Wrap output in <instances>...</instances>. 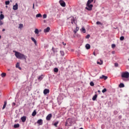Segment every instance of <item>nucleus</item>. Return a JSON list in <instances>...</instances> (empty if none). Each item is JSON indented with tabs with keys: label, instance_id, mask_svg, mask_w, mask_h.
Instances as JSON below:
<instances>
[{
	"label": "nucleus",
	"instance_id": "423d86ee",
	"mask_svg": "<svg viewBox=\"0 0 129 129\" xmlns=\"http://www.w3.org/2000/svg\"><path fill=\"white\" fill-rule=\"evenodd\" d=\"M51 118H52V114H49L46 117V120H51Z\"/></svg>",
	"mask_w": 129,
	"mask_h": 129
},
{
	"label": "nucleus",
	"instance_id": "6e6552de",
	"mask_svg": "<svg viewBox=\"0 0 129 129\" xmlns=\"http://www.w3.org/2000/svg\"><path fill=\"white\" fill-rule=\"evenodd\" d=\"M21 119L22 121V122H25L26 120H27V117L26 116H23L21 117Z\"/></svg>",
	"mask_w": 129,
	"mask_h": 129
},
{
	"label": "nucleus",
	"instance_id": "a878e982",
	"mask_svg": "<svg viewBox=\"0 0 129 129\" xmlns=\"http://www.w3.org/2000/svg\"><path fill=\"white\" fill-rule=\"evenodd\" d=\"M58 123H59V121H57L54 122V123L53 124V125H54V126H55V127H57V126H58V125H57Z\"/></svg>",
	"mask_w": 129,
	"mask_h": 129
},
{
	"label": "nucleus",
	"instance_id": "9b49d317",
	"mask_svg": "<svg viewBox=\"0 0 129 129\" xmlns=\"http://www.w3.org/2000/svg\"><path fill=\"white\" fill-rule=\"evenodd\" d=\"M70 122V123H71V122L70 121V118L67 119L66 122H65V126H68V123Z\"/></svg>",
	"mask_w": 129,
	"mask_h": 129
},
{
	"label": "nucleus",
	"instance_id": "9d476101",
	"mask_svg": "<svg viewBox=\"0 0 129 129\" xmlns=\"http://www.w3.org/2000/svg\"><path fill=\"white\" fill-rule=\"evenodd\" d=\"M97 63L98 65H102V64H103V61H102L101 59H99L97 61Z\"/></svg>",
	"mask_w": 129,
	"mask_h": 129
},
{
	"label": "nucleus",
	"instance_id": "c9c22d12",
	"mask_svg": "<svg viewBox=\"0 0 129 129\" xmlns=\"http://www.w3.org/2000/svg\"><path fill=\"white\" fill-rule=\"evenodd\" d=\"M23 25L22 24H19V29H22V28H23Z\"/></svg>",
	"mask_w": 129,
	"mask_h": 129
},
{
	"label": "nucleus",
	"instance_id": "7c9ffc66",
	"mask_svg": "<svg viewBox=\"0 0 129 129\" xmlns=\"http://www.w3.org/2000/svg\"><path fill=\"white\" fill-rule=\"evenodd\" d=\"M34 32L38 35V34H39V30L38 29H35Z\"/></svg>",
	"mask_w": 129,
	"mask_h": 129
},
{
	"label": "nucleus",
	"instance_id": "a19ab883",
	"mask_svg": "<svg viewBox=\"0 0 129 129\" xmlns=\"http://www.w3.org/2000/svg\"><path fill=\"white\" fill-rule=\"evenodd\" d=\"M3 25H4V22H3V21L0 19V26H3Z\"/></svg>",
	"mask_w": 129,
	"mask_h": 129
},
{
	"label": "nucleus",
	"instance_id": "aec40b11",
	"mask_svg": "<svg viewBox=\"0 0 129 129\" xmlns=\"http://www.w3.org/2000/svg\"><path fill=\"white\" fill-rule=\"evenodd\" d=\"M14 127L15 128H18V127H20V124H14Z\"/></svg>",
	"mask_w": 129,
	"mask_h": 129
},
{
	"label": "nucleus",
	"instance_id": "ea45409f",
	"mask_svg": "<svg viewBox=\"0 0 129 129\" xmlns=\"http://www.w3.org/2000/svg\"><path fill=\"white\" fill-rule=\"evenodd\" d=\"M46 18H47V15L44 14V15H43V19H46Z\"/></svg>",
	"mask_w": 129,
	"mask_h": 129
},
{
	"label": "nucleus",
	"instance_id": "dca6fc26",
	"mask_svg": "<svg viewBox=\"0 0 129 129\" xmlns=\"http://www.w3.org/2000/svg\"><path fill=\"white\" fill-rule=\"evenodd\" d=\"M7 103H8V102H7V101H5L4 102V104L3 105L2 109H5L6 108V106H7Z\"/></svg>",
	"mask_w": 129,
	"mask_h": 129
},
{
	"label": "nucleus",
	"instance_id": "393cba45",
	"mask_svg": "<svg viewBox=\"0 0 129 129\" xmlns=\"http://www.w3.org/2000/svg\"><path fill=\"white\" fill-rule=\"evenodd\" d=\"M96 98H97V95H95L92 98V100H96Z\"/></svg>",
	"mask_w": 129,
	"mask_h": 129
},
{
	"label": "nucleus",
	"instance_id": "4c0bfd02",
	"mask_svg": "<svg viewBox=\"0 0 129 129\" xmlns=\"http://www.w3.org/2000/svg\"><path fill=\"white\" fill-rule=\"evenodd\" d=\"M89 38H90V35L89 34H88L86 36V39H89Z\"/></svg>",
	"mask_w": 129,
	"mask_h": 129
},
{
	"label": "nucleus",
	"instance_id": "39448f33",
	"mask_svg": "<svg viewBox=\"0 0 129 129\" xmlns=\"http://www.w3.org/2000/svg\"><path fill=\"white\" fill-rule=\"evenodd\" d=\"M19 9V5H18V3H16L15 5L13 6V9L14 11H17Z\"/></svg>",
	"mask_w": 129,
	"mask_h": 129
},
{
	"label": "nucleus",
	"instance_id": "0eeeda50",
	"mask_svg": "<svg viewBox=\"0 0 129 129\" xmlns=\"http://www.w3.org/2000/svg\"><path fill=\"white\" fill-rule=\"evenodd\" d=\"M49 92H50V90H49L48 89H45L43 91V93H44V95L48 94V93H49Z\"/></svg>",
	"mask_w": 129,
	"mask_h": 129
},
{
	"label": "nucleus",
	"instance_id": "f8f14e48",
	"mask_svg": "<svg viewBox=\"0 0 129 129\" xmlns=\"http://www.w3.org/2000/svg\"><path fill=\"white\" fill-rule=\"evenodd\" d=\"M50 31V27H48L47 28L44 29V33H48Z\"/></svg>",
	"mask_w": 129,
	"mask_h": 129
},
{
	"label": "nucleus",
	"instance_id": "79ce46f5",
	"mask_svg": "<svg viewBox=\"0 0 129 129\" xmlns=\"http://www.w3.org/2000/svg\"><path fill=\"white\" fill-rule=\"evenodd\" d=\"M111 48H115V44H112L111 45Z\"/></svg>",
	"mask_w": 129,
	"mask_h": 129
},
{
	"label": "nucleus",
	"instance_id": "c756f323",
	"mask_svg": "<svg viewBox=\"0 0 129 129\" xmlns=\"http://www.w3.org/2000/svg\"><path fill=\"white\" fill-rule=\"evenodd\" d=\"M7 76V74L5 73H3L1 74V76L2 77H6V76Z\"/></svg>",
	"mask_w": 129,
	"mask_h": 129
},
{
	"label": "nucleus",
	"instance_id": "603ef678",
	"mask_svg": "<svg viewBox=\"0 0 129 129\" xmlns=\"http://www.w3.org/2000/svg\"><path fill=\"white\" fill-rule=\"evenodd\" d=\"M98 92L99 93H100V90H98Z\"/></svg>",
	"mask_w": 129,
	"mask_h": 129
},
{
	"label": "nucleus",
	"instance_id": "ddd939ff",
	"mask_svg": "<svg viewBox=\"0 0 129 129\" xmlns=\"http://www.w3.org/2000/svg\"><path fill=\"white\" fill-rule=\"evenodd\" d=\"M100 79H104V80H106L107 79V77L102 75L101 77H100Z\"/></svg>",
	"mask_w": 129,
	"mask_h": 129
},
{
	"label": "nucleus",
	"instance_id": "bb28decb",
	"mask_svg": "<svg viewBox=\"0 0 129 129\" xmlns=\"http://www.w3.org/2000/svg\"><path fill=\"white\" fill-rule=\"evenodd\" d=\"M36 18H42V15L41 14H38L36 15Z\"/></svg>",
	"mask_w": 129,
	"mask_h": 129
},
{
	"label": "nucleus",
	"instance_id": "f257e3e1",
	"mask_svg": "<svg viewBox=\"0 0 129 129\" xmlns=\"http://www.w3.org/2000/svg\"><path fill=\"white\" fill-rule=\"evenodd\" d=\"M13 52L14 53H15V55L18 59H20V60H26L27 59V56H26L25 54L16 51V50H14Z\"/></svg>",
	"mask_w": 129,
	"mask_h": 129
},
{
	"label": "nucleus",
	"instance_id": "f03ea898",
	"mask_svg": "<svg viewBox=\"0 0 129 129\" xmlns=\"http://www.w3.org/2000/svg\"><path fill=\"white\" fill-rule=\"evenodd\" d=\"M121 77L122 78H128L129 77V73L126 72H123L121 74Z\"/></svg>",
	"mask_w": 129,
	"mask_h": 129
},
{
	"label": "nucleus",
	"instance_id": "f704fd0d",
	"mask_svg": "<svg viewBox=\"0 0 129 129\" xmlns=\"http://www.w3.org/2000/svg\"><path fill=\"white\" fill-rule=\"evenodd\" d=\"M5 5H6V6L10 5V1H6Z\"/></svg>",
	"mask_w": 129,
	"mask_h": 129
},
{
	"label": "nucleus",
	"instance_id": "c03bdc74",
	"mask_svg": "<svg viewBox=\"0 0 129 129\" xmlns=\"http://www.w3.org/2000/svg\"><path fill=\"white\" fill-rule=\"evenodd\" d=\"M33 10L35 9V4H33Z\"/></svg>",
	"mask_w": 129,
	"mask_h": 129
},
{
	"label": "nucleus",
	"instance_id": "864d4df0",
	"mask_svg": "<svg viewBox=\"0 0 129 129\" xmlns=\"http://www.w3.org/2000/svg\"><path fill=\"white\" fill-rule=\"evenodd\" d=\"M63 45H66V43L64 44V42H62Z\"/></svg>",
	"mask_w": 129,
	"mask_h": 129
},
{
	"label": "nucleus",
	"instance_id": "8fccbe9b",
	"mask_svg": "<svg viewBox=\"0 0 129 129\" xmlns=\"http://www.w3.org/2000/svg\"><path fill=\"white\" fill-rule=\"evenodd\" d=\"M2 97V93L0 92V97Z\"/></svg>",
	"mask_w": 129,
	"mask_h": 129
},
{
	"label": "nucleus",
	"instance_id": "37998d69",
	"mask_svg": "<svg viewBox=\"0 0 129 129\" xmlns=\"http://www.w3.org/2000/svg\"><path fill=\"white\" fill-rule=\"evenodd\" d=\"M114 66H115V67H117L118 66V63H115Z\"/></svg>",
	"mask_w": 129,
	"mask_h": 129
},
{
	"label": "nucleus",
	"instance_id": "b1692460",
	"mask_svg": "<svg viewBox=\"0 0 129 129\" xmlns=\"http://www.w3.org/2000/svg\"><path fill=\"white\" fill-rule=\"evenodd\" d=\"M119 87L120 88H122V87H124V84H122V83H120L119 85Z\"/></svg>",
	"mask_w": 129,
	"mask_h": 129
},
{
	"label": "nucleus",
	"instance_id": "473e14b6",
	"mask_svg": "<svg viewBox=\"0 0 129 129\" xmlns=\"http://www.w3.org/2000/svg\"><path fill=\"white\" fill-rule=\"evenodd\" d=\"M96 24L97 25H101V26H102L103 24L102 23H101V22H99V21H97L96 22Z\"/></svg>",
	"mask_w": 129,
	"mask_h": 129
},
{
	"label": "nucleus",
	"instance_id": "7ed1b4c3",
	"mask_svg": "<svg viewBox=\"0 0 129 129\" xmlns=\"http://www.w3.org/2000/svg\"><path fill=\"white\" fill-rule=\"evenodd\" d=\"M87 7L85 8L86 10L87 11H92V8H93V5L92 4H86Z\"/></svg>",
	"mask_w": 129,
	"mask_h": 129
},
{
	"label": "nucleus",
	"instance_id": "6e6d98bb",
	"mask_svg": "<svg viewBox=\"0 0 129 129\" xmlns=\"http://www.w3.org/2000/svg\"><path fill=\"white\" fill-rule=\"evenodd\" d=\"M2 38V36L0 35V39Z\"/></svg>",
	"mask_w": 129,
	"mask_h": 129
},
{
	"label": "nucleus",
	"instance_id": "3c124183",
	"mask_svg": "<svg viewBox=\"0 0 129 129\" xmlns=\"http://www.w3.org/2000/svg\"><path fill=\"white\" fill-rule=\"evenodd\" d=\"M52 51H54V47L52 48Z\"/></svg>",
	"mask_w": 129,
	"mask_h": 129
},
{
	"label": "nucleus",
	"instance_id": "f3484780",
	"mask_svg": "<svg viewBox=\"0 0 129 129\" xmlns=\"http://www.w3.org/2000/svg\"><path fill=\"white\" fill-rule=\"evenodd\" d=\"M71 24H72V25H73V24H75V19L73 17L71 18Z\"/></svg>",
	"mask_w": 129,
	"mask_h": 129
},
{
	"label": "nucleus",
	"instance_id": "13d9d810",
	"mask_svg": "<svg viewBox=\"0 0 129 129\" xmlns=\"http://www.w3.org/2000/svg\"><path fill=\"white\" fill-rule=\"evenodd\" d=\"M1 14H3V12H1Z\"/></svg>",
	"mask_w": 129,
	"mask_h": 129
},
{
	"label": "nucleus",
	"instance_id": "412c9836",
	"mask_svg": "<svg viewBox=\"0 0 129 129\" xmlns=\"http://www.w3.org/2000/svg\"><path fill=\"white\" fill-rule=\"evenodd\" d=\"M91 3H93V0H88L87 5H91Z\"/></svg>",
	"mask_w": 129,
	"mask_h": 129
},
{
	"label": "nucleus",
	"instance_id": "09e8293b",
	"mask_svg": "<svg viewBox=\"0 0 129 129\" xmlns=\"http://www.w3.org/2000/svg\"><path fill=\"white\" fill-rule=\"evenodd\" d=\"M6 31V29H3V30H2V31L3 32H5Z\"/></svg>",
	"mask_w": 129,
	"mask_h": 129
},
{
	"label": "nucleus",
	"instance_id": "c85d7f7f",
	"mask_svg": "<svg viewBox=\"0 0 129 129\" xmlns=\"http://www.w3.org/2000/svg\"><path fill=\"white\" fill-rule=\"evenodd\" d=\"M58 71H59V70L58 69V68H55L54 69V72H55V73H58Z\"/></svg>",
	"mask_w": 129,
	"mask_h": 129
},
{
	"label": "nucleus",
	"instance_id": "1a4fd4ad",
	"mask_svg": "<svg viewBox=\"0 0 129 129\" xmlns=\"http://www.w3.org/2000/svg\"><path fill=\"white\" fill-rule=\"evenodd\" d=\"M37 122L39 124V125H42V124H43V120L42 119H40L37 120Z\"/></svg>",
	"mask_w": 129,
	"mask_h": 129
},
{
	"label": "nucleus",
	"instance_id": "4be33fe9",
	"mask_svg": "<svg viewBox=\"0 0 129 129\" xmlns=\"http://www.w3.org/2000/svg\"><path fill=\"white\" fill-rule=\"evenodd\" d=\"M5 19V16L4 14H1L0 15V20H4Z\"/></svg>",
	"mask_w": 129,
	"mask_h": 129
},
{
	"label": "nucleus",
	"instance_id": "de8ad7c7",
	"mask_svg": "<svg viewBox=\"0 0 129 129\" xmlns=\"http://www.w3.org/2000/svg\"><path fill=\"white\" fill-rule=\"evenodd\" d=\"M74 33L75 34H76V33H77L76 30H74Z\"/></svg>",
	"mask_w": 129,
	"mask_h": 129
},
{
	"label": "nucleus",
	"instance_id": "5701e85b",
	"mask_svg": "<svg viewBox=\"0 0 129 129\" xmlns=\"http://www.w3.org/2000/svg\"><path fill=\"white\" fill-rule=\"evenodd\" d=\"M16 68H18L19 69H21V67H20V63L17 62L16 66Z\"/></svg>",
	"mask_w": 129,
	"mask_h": 129
},
{
	"label": "nucleus",
	"instance_id": "72a5a7b5",
	"mask_svg": "<svg viewBox=\"0 0 129 129\" xmlns=\"http://www.w3.org/2000/svg\"><path fill=\"white\" fill-rule=\"evenodd\" d=\"M120 41H123V40H124V36H121L120 37Z\"/></svg>",
	"mask_w": 129,
	"mask_h": 129
},
{
	"label": "nucleus",
	"instance_id": "49530a36",
	"mask_svg": "<svg viewBox=\"0 0 129 129\" xmlns=\"http://www.w3.org/2000/svg\"><path fill=\"white\" fill-rule=\"evenodd\" d=\"M93 55H94V56H96V54H95V52H94V51L93 52Z\"/></svg>",
	"mask_w": 129,
	"mask_h": 129
},
{
	"label": "nucleus",
	"instance_id": "a18cd8bd",
	"mask_svg": "<svg viewBox=\"0 0 129 129\" xmlns=\"http://www.w3.org/2000/svg\"><path fill=\"white\" fill-rule=\"evenodd\" d=\"M12 105H13V106H15V105H16V103H13Z\"/></svg>",
	"mask_w": 129,
	"mask_h": 129
},
{
	"label": "nucleus",
	"instance_id": "6ab92c4d",
	"mask_svg": "<svg viewBox=\"0 0 129 129\" xmlns=\"http://www.w3.org/2000/svg\"><path fill=\"white\" fill-rule=\"evenodd\" d=\"M36 114H37V112L36 111V110H34L32 113V116H35Z\"/></svg>",
	"mask_w": 129,
	"mask_h": 129
},
{
	"label": "nucleus",
	"instance_id": "4468645a",
	"mask_svg": "<svg viewBox=\"0 0 129 129\" xmlns=\"http://www.w3.org/2000/svg\"><path fill=\"white\" fill-rule=\"evenodd\" d=\"M86 47V49H87V50H89V49H90V44H87L85 45Z\"/></svg>",
	"mask_w": 129,
	"mask_h": 129
},
{
	"label": "nucleus",
	"instance_id": "e433bc0d",
	"mask_svg": "<svg viewBox=\"0 0 129 129\" xmlns=\"http://www.w3.org/2000/svg\"><path fill=\"white\" fill-rule=\"evenodd\" d=\"M90 85H91V86H94V83H93V82H91L90 83Z\"/></svg>",
	"mask_w": 129,
	"mask_h": 129
},
{
	"label": "nucleus",
	"instance_id": "58836bf2",
	"mask_svg": "<svg viewBox=\"0 0 129 129\" xmlns=\"http://www.w3.org/2000/svg\"><path fill=\"white\" fill-rule=\"evenodd\" d=\"M106 89L104 88L102 91V92L103 93H104V92H106Z\"/></svg>",
	"mask_w": 129,
	"mask_h": 129
},
{
	"label": "nucleus",
	"instance_id": "4d7b16f0",
	"mask_svg": "<svg viewBox=\"0 0 129 129\" xmlns=\"http://www.w3.org/2000/svg\"><path fill=\"white\" fill-rule=\"evenodd\" d=\"M80 129H83V128H82V127H81Z\"/></svg>",
	"mask_w": 129,
	"mask_h": 129
},
{
	"label": "nucleus",
	"instance_id": "2f4dec72",
	"mask_svg": "<svg viewBox=\"0 0 129 129\" xmlns=\"http://www.w3.org/2000/svg\"><path fill=\"white\" fill-rule=\"evenodd\" d=\"M60 53L61 56H64V55H65V53H64V51H62V50H61V51H60Z\"/></svg>",
	"mask_w": 129,
	"mask_h": 129
},
{
	"label": "nucleus",
	"instance_id": "5fc2aeb1",
	"mask_svg": "<svg viewBox=\"0 0 129 129\" xmlns=\"http://www.w3.org/2000/svg\"><path fill=\"white\" fill-rule=\"evenodd\" d=\"M8 71H11L10 69H8Z\"/></svg>",
	"mask_w": 129,
	"mask_h": 129
},
{
	"label": "nucleus",
	"instance_id": "cd10ccee",
	"mask_svg": "<svg viewBox=\"0 0 129 129\" xmlns=\"http://www.w3.org/2000/svg\"><path fill=\"white\" fill-rule=\"evenodd\" d=\"M82 32H83L84 33H86V30H85V28H84V27L82 28Z\"/></svg>",
	"mask_w": 129,
	"mask_h": 129
},
{
	"label": "nucleus",
	"instance_id": "2eb2a0df",
	"mask_svg": "<svg viewBox=\"0 0 129 129\" xmlns=\"http://www.w3.org/2000/svg\"><path fill=\"white\" fill-rule=\"evenodd\" d=\"M43 78H44L43 75H41L40 76L38 77V80H39V81H41Z\"/></svg>",
	"mask_w": 129,
	"mask_h": 129
},
{
	"label": "nucleus",
	"instance_id": "a211bd4d",
	"mask_svg": "<svg viewBox=\"0 0 129 129\" xmlns=\"http://www.w3.org/2000/svg\"><path fill=\"white\" fill-rule=\"evenodd\" d=\"M32 41H33V42H34V44H35V45H37V41L36 40V39H35V38H34V37H31V38Z\"/></svg>",
	"mask_w": 129,
	"mask_h": 129
},
{
	"label": "nucleus",
	"instance_id": "20e7f679",
	"mask_svg": "<svg viewBox=\"0 0 129 129\" xmlns=\"http://www.w3.org/2000/svg\"><path fill=\"white\" fill-rule=\"evenodd\" d=\"M59 4L62 8H65L66 7V3L63 0L59 1Z\"/></svg>",
	"mask_w": 129,
	"mask_h": 129
}]
</instances>
